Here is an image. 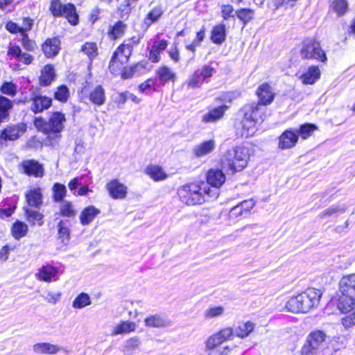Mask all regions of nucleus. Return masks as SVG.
<instances>
[{"mask_svg":"<svg viewBox=\"0 0 355 355\" xmlns=\"http://www.w3.org/2000/svg\"><path fill=\"white\" fill-rule=\"evenodd\" d=\"M177 193L180 200L188 205L202 204L205 201L206 196L213 198L218 197L216 190L211 189L204 182L201 184L194 182L184 184L178 188Z\"/></svg>","mask_w":355,"mask_h":355,"instance_id":"obj_4","label":"nucleus"},{"mask_svg":"<svg viewBox=\"0 0 355 355\" xmlns=\"http://www.w3.org/2000/svg\"><path fill=\"white\" fill-rule=\"evenodd\" d=\"M340 322L344 328L346 329L355 326V311L343 317Z\"/></svg>","mask_w":355,"mask_h":355,"instance_id":"obj_61","label":"nucleus"},{"mask_svg":"<svg viewBox=\"0 0 355 355\" xmlns=\"http://www.w3.org/2000/svg\"><path fill=\"white\" fill-rule=\"evenodd\" d=\"M234 336L233 329L225 327L210 336L205 342L206 355H227L230 348L227 346H221L227 340Z\"/></svg>","mask_w":355,"mask_h":355,"instance_id":"obj_7","label":"nucleus"},{"mask_svg":"<svg viewBox=\"0 0 355 355\" xmlns=\"http://www.w3.org/2000/svg\"><path fill=\"white\" fill-rule=\"evenodd\" d=\"M216 147V142L214 139L202 141L194 146L193 154L198 158L205 157L210 154Z\"/></svg>","mask_w":355,"mask_h":355,"instance_id":"obj_23","label":"nucleus"},{"mask_svg":"<svg viewBox=\"0 0 355 355\" xmlns=\"http://www.w3.org/2000/svg\"><path fill=\"white\" fill-rule=\"evenodd\" d=\"M159 82L162 84L168 81H174L176 78L175 73L167 66L160 67L156 71Z\"/></svg>","mask_w":355,"mask_h":355,"instance_id":"obj_36","label":"nucleus"},{"mask_svg":"<svg viewBox=\"0 0 355 355\" xmlns=\"http://www.w3.org/2000/svg\"><path fill=\"white\" fill-rule=\"evenodd\" d=\"M144 324L151 328H165L171 326V322L164 314H154L145 318Z\"/></svg>","mask_w":355,"mask_h":355,"instance_id":"obj_17","label":"nucleus"},{"mask_svg":"<svg viewBox=\"0 0 355 355\" xmlns=\"http://www.w3.org/2000/svg\"><path fill=\"white\" fill-rule=\"evenodd\" d=\"M24 211L29 223H31L33 225L37 224L38 225L43 224V215L41 213L26 207L24 208Z\"/></svg>","mask_w":355,"mask_h":355,"instance_id":"obj_46","label":"nucleus"},{"mask_svg":"<svg viewBox=\"0 0 355 355\" xmlns=\"http://www.w3.org/2000/svg\"><path fill=\"white\" fill-rule=\"evenodd\" d=\"M0 92L13 97L17 93V86L12 82H4L0 87Z\"/></svg>","mask_w":355,"mask_h":355,"instance_id":"obj_54","label":"nucleus"},{"mask_svg":"<svg viewBox=\"0 0 355 355\" xmlns=\"http://www.w3.org/2000/svg\"><path fill=\"white\" fill-rule=\"evenodd\" d=\"M125 62H122L119 57H115V55L113 54L109 64L110 72L113 74H118L123 68V65Z\"/></svg>","mask_w":355,"mask_h":355,"instance_id":"obj_48","label":"nucleus"},{"mask_svg":"<svg viewBox=\"0 0 355 355\" xmlns=\"http://www.w3.org/2000/svg\"><path fill=\"white\" fill-rule=\"evenodd\" d=\"M326 334L322 331H314L309 334L301 349V355H331Z\"/></svg>","mask_w":355,"mask_h":355,"instance_id":"obj_6","label":"nucleus"},{"mask_svg":"<svg viewBox=\"0 0 355 355\" xmlns=\"http://www.w3.org/2000/svg\"><path fill=\"white\" fill-rule=\"evenodd\" d=\"M205 37V27H202V28L196 33V37L193 39L191 43L187 44L185 46V49L191 51L192 53L191 59H194L195 53L196 51V48L200 46L202 42L204 40Z\"/></svg>","mask_w":355,"mask_h":355,"instance_id":"obj_38","label":"nucleus"},{"mask_svg":"<svg viewBox=\"0 0 355 355\" xmlns=\"http://www.w3.org/2000/svg\"><path fill=\"white\" fill-rule=\"evenodd\" d=\"M137 324L129 320H123L116 324L112 329L111 335L116 336L120 334H127L136 330Z\"/></svg>","mask_w":355,"mask_h":355,"instance_id":"obj_27","label":"nucleus"},{"mask_svg":"<svg viewBox=\"0 0 355 355\" xmlns=\"http://www.w3.org/2000/svg\"><path fill=\"white\" fill-rule=\"evenodd\" d=\"M106 188L113 199H124L128 193L127 187L118 180H113L108 182Z\"/></svg>","mask_w":355,"mask_h":355,"instance_id":"obj_16","label":"nucleus"},{"mask_svg":"<svg viewBox=\"0 0 355 355\" xmlns=\"http://www.w3.org/2000/svg\"><path fill=\"white\" fill-rule=\"evenodd\" d=\"M300 56L302 59L315 60L323 63L327 61L326 53L320 42L314 39L306 40L302 42Z\"/></svg>","mask_w":355,"mask_h":355,"instance_id":"obj_8","label":"nucleus"},{"mask_svg":"<svg viewBox=\"0 0 355 355\" xmlns=\"http://www.w3.org/2000/svg\"><path fill=\"white\" fill-rule=\"evenodd\" d=\"M348 8V3L346 0H334L331 4V9L338 16L344 15Z\"/></svg>","mask_w":355,"mask_h":355,"instance_id":"obj_53","label":"nucleus"},{"mask_svg":"<svg viewBox=\"0 0 355 355\" xmlns=\"http://www.w3.org/2000/svg\"><path fill=\"white\" fill-rule=\"evenodd\" d=\"M236 15L244 25L247 24L254 17V10L250 8H241L236 12Z\"/></svg>","mask_w":355,"mask_h":355,"instance_id":"obj_50","label":"nucleus"},{"mask_svg":"<svg viewBox=\"0 0 355 355\" xmlns=\"http://www.w3.org/2000/svg\"><path fill=\"white\" fill-rule=\"evenodd\" d=\"M21 168L24 173L41 178L44 175V169L38 162L33 159L25 160L21 163Z\"/></svg>","mask_w":355,"mask_h":355,"instance_id":"obj_20","label":"nucleus"},{"mask_svg":"<svg viewBox=\"0 0 355 355\" xmlns=\"http://www.w3.org/2000/svg\"><path fill=\"white\" fill-rule=\"evenodd\" d=\"M249 157L248 148L244 146H236L223 154L220 160L221 166L223 169L234 173L246 167Z\"/></svg>","mask_w":355,"mask_h":355,"instance_id":"obj_5","label":"nucleus"},{"mask_svg":"<svg viewBox=\"0 0 355 355\" xmlns=\"http://www.w3.org/2000/svg\"><path fill=\"white\" fill-rule=\"evenodd\" d=\"M60 214L67 218H73L76 215V210L72 202L63 201L60 205Z\"/></svg>","mask_w":355,"mask_h":355,"instance_id":"obj_44","label":"nucleus"},{"mask_svg":"<svg viewBox=\"0 0 355 355\" xmlns=\"http://www.w3.org/2000/svg\"><path fill=\"white\" fill-rule=\"evenodd\" d=\"M320 74L319 67L311 65L300 76V79L304 85H313L320 78Z\"/></svg>","mask_w":355,"mask_h":355,"instance_id":"obj_22","label":"nucleus"},{"mask_svg":"<svg viewBox=\"0 0 355 355\" xmlns=\"http://www.w3.org/2000/svg\"><path fill=\"white\" fill-rule=\"evenodd\" d=\"M27 232L28 226L23 222L17 221L12 225V236L17 239H19L20 238L24 236Z\"/></svg>","mask_w":355,"mask_h":355,"instance_id":"obj_47","label":"nucleus"},{"mask_svg":"<svg viewBox=\"0 0 355 355\" xmlns=\"http://www.w3.org/2000/svg\"><path fill=\"white\" fill-rule=\"evenodd\" d=\"M33 350L37 354L53 355L59 352L61 347L49 343H38L33 346Z\"/></svg>","mask_w":355,"mask_h":355,"instance_id":"obj_26","label":"nucleus"},{"mask_svg":"<svg viewBox=\"0 0 355 355\" xmlns=\"http://www.w3.org/2000/svg\"><path fill=\"white\" fill-rule=\"evenodd\" d=\"M89 101L96 106L103 105L106 101L105 92L101 85H96L89 94Z\"/></svg>","mask_w":355,"mask_h":355,"instance_id":"obj_25","label":"nucleus"},{"mask_svg":"<svg viewBox=\"0 0 355 355\" xmlns=\"http://www.w3.org/2000/svg\"><path fill=\"white\" fill-rule=\"evenodd\" d=\"M62 17H64L73 26L77 25L78 23V15L76 12V8L72 3L64 5Z\"/></svg>","mask_w":355,"mask_h":355,"instance_id":"obj_41","label":"nucleus"},{"mask_svg":"<svg viewBox=\"0 0 355 355\" xmlns=\"http://www.w3.org/2000/svg\"><path fill=\"white\" fill-rule=\"evenodd\" d=\"M65 121L66 118L64 114L55 112L51 114L48 121H44L42 118L35 119V125L46 135V142L51 146H55L60 141L61 132L64 129Z\"/></svg>","mask_w":355,"mask_h":355,"instance_id":"obj_3","label":"nucleus"},{"mask_svg":"<svg viewBox=\"0 0 355 355\" xmlns=\"http://www.w3.org/2000/svg\"><path fill=\"white\" fill-rule=\"evenodd\" d=\"M31 101V110L35 114L47 110L52 103L51 98L41 94H33Z\"/></svg>","mask_w":355,"mask_h":355,"instance_id":"obj_15","label":"nucleus"},{"mask_svg":"<svg viewBox=\"0 0 355 355\" xmlns=\"http://www.w3.org/2000/svg\"><path fill=\"white\" fill-rule=\"evenodd\" d=\"M256 94L259 98L257 102L259 105L266 107L274 101L275 92L272 87L268 83L261 84L257 89Z\"/></svg>","mask_w":355,"mask_h":355,"instance_id":"obj_12","label":"nucleus"},{"mask_svg":"<svg viewBox=\"0 0 355 355\" xmlns=\"http://www.w3.org/2000/svg\"><path fill=\"white\" fill-rule=\"evenodd\" d=\"M139 42V39L136 38L135 37L127 40L116 49L114 55H115V57H119L122 62H127L128 58L131 55L134 46L138 44Z\"/></svg>","mask_w":355,"mask_h":355,"instance_id":"obj_13","label":"nucleus"},{"mask_svg":"<svg viewBox=\"0 0 355 355\" xmlns=\"http://www.w3.org/2000/svg\"><path fill=\"white\" fill-rule=\"evenodd\" d=\"M254 205L255 202L252 199L242 201L231 209L228 214L229 218L236 220L241 217H246Z\"/></svg>","mask_w":355,"mask_h":355,"instance_id":"obj_11","label":"nucleus"},{"mask_svg":"<svg viewBox=\"0 0 355 355\" xmlns=\"http://www.w3.org/2000/svg\"><path fill=\"white\" fill-rule=\"evenodd\" d=\"M157 80L149 78L139 86V90L141 93H149L156 89Z\"/></svg>","mask_w":355,"mask_h":355,"instance_id":"obj_58","label":"nucleus"},{"mask_svg":"<svg viewBox=\"0 0 355 355\" xmlns=\"http://www.w3.org/2000/svg\"><path fill=\"white\" fill-rule=\"evenodd\" d=\"M12 107L13 103L11 100L3 96H0V123L8 119Z\"/></svg>","mask_w":355,"mask_h":355,"instance_id":"obj_35","label":"nucleus"},{"mask_svg":"<svg viewBox=\"0 0 355 355\" xmlns=\"http://www.w3.org/2000/svg\"><path fill=\"white\" fill-rule=\"evenodd\" d=\"M140 341L136 337L131 338L126 341L124 350L127 352H131L139 347Z\"/></svg>","mask_w":355,"mask_h":355,"instance_id":"obj_62","label":"nucleus"},{"mask_svg":"<svg viewBox=\"0 0 355 355\" xmlns=\"http://www.w3.org/2000/svg\"><path fill=\"white\" fill-rule=\"evenodd\" d=\"M338 299V309L343 313H347L355 308V297L353 293L339 292Z\"/></svg>","mask_w":355,"mask_h":355,"instance_id":"obj_14","label":"nucleus"},{"mask_svg":"<svg viewBox=\"0 0 355 355\" xmlns=\"http://www.w3.org/2000/svg\"><path fill=\"white\" fill-rule=\"evenodd\" d=\"M82 51L91 60L98 54L97 46L94 42H86L82 46Z\"/></svg>","mask_w":355,"mask_h":355,"instance_id":"obj_55","label":"nucleus"},{"mask_svg":"<svg viewBox=\"0 0 355 355\" xmlns=\"http://www.w3.org/2000/svg\"><path fill=\"white\" fill-rule=\"evenodd\" d=\"M92 303L89 295L85 293H81L73 300L72 306L74 309H83Z\"/></svg>","mask_w":355,"mask_h":355,"instance_id":"obj_45","label":"nucleus"},{"mask_svg":"<svg viewBox=\"0 0 355 355\" xmlns=\"http://www.w3.org/2000/svg\"><path fill=\"white\" fill-rule=\"evenodd\" d=\"M60 45V42L58 38H49L43 44L42 50L46 57L52 58L58 53Z\"/></svg>","mask_w":355,"mask_h":355,"instance_id":"obj_28","label":"nucleus"},{"mask_svg":"<svg viewBox=\"0 0 355 355\" xmlns=\"http://www.w3.org/2000/svg\"><path fill=\"white\" fill-rule=\"evenodd\" d=\"M346 210L345 206L340 205H332L324 211H322L320 216V218H325L326 216H330L332 215H337L345 212Z\"/></svg>","mask_w":355,"mask_h":355,"instance_id":"obj_57","label":"nucleus"},{"mask_svg":"<svg viewBox=\"0 0 355 355\" xmlns=\"http://www.w3.org/2000/svg\"><path fill=\"white\" fill-rule=\"evenodd\" d=\"M53 199L55 202H60L66 196L67 188L60 183H55L53 187Z\"/></svg>","mask_w":355,"mask_h":355,"instance_id":"obj_49","label":"nucleus"},{"mask_svg":"<svg viewBox=\"0 0 355 355\" xmlns=\"http://www.w3.org/2000/svg\"><path fill=\"white\" fill-rule=\"evenodd\" d=\"M298 140V135L293 130H285L279 137V148L289 149L295 146Z\"/></svg>","mask_w":355,"mask_h":355,"instance_id":"obj_18","label":"nucleus"},{"mask_svg":"<svg viewBox=\"0 0 355 355\" xmlns=\"http://www.w3.org/2000/svg\"><path fill=\"white\" fill-rule=\"evenodd\" d=\"M346 338L344 336H335L329 341H328L329 349H331V355L346 345Z\"/></svg>","mask_w":355,"mask_h":355,"instance_id":"obj_43","label":"nucleus"},{"mask_svg":"<svg viewBox=\"0 0 355 355\" xmlns=\"http://www.w3.org/2000/svg\"><path fill=\"white\" fill-rule=\"evenodd\" d=\"M21 44L23 47L27 51H33L35 50L36 47V44L34 41L30 40L28 37L27 34H21Z\"/></svg>","mask_w":355,"mask_h":355,"instance_id":"obj_64","label":"nucleus"},{"mask_svg":"<svg viewBox=\"0 0 355 355\" xmlns=\"http://www.w3.org/2000/svg\"><path fill=\"white\" fill-rule=\"evenodd\" d=\"M225 181V176L223 171L219 169H210L207 175V186H211V189H216L218 191V189L223 184ZM218 194V192H217Z\"/></svg>","mask_w":355,"mask_h":355,"instance_id":"obj_19","label":"nucleus"},{"mask_svg":"<svg viewBox=\"0 0 355 355\" xmlns=\"http://www.w3.org/2000/svg\"><path fill=\"white\" fill-rule=\"evenodd\" d=\"M322 291L315 288H308L304 291L291 297L286 304V309L292 313H306L320 304Z\"/></svg>","mask_w":355,"mask_h":355,"instance_id":"obj_2","label":"nucleus"},{"mask_svg":"<svg viewBox=\"0 0 355 355\" xmlns=\"http://www.w3.org/2000/svg\"><path fill=\"white\" fill-rule=\"evenodd\" d=\"M26 130V125L19 123L8 125L3 130L0 131V145H3L7 141H13L21 137Z\"/></svg>","mask_w":355,"mask_h":355,"instance_id":"obj_10","label":"nucleus"},{"mask_svg":"<svg viewBox=\"0 0 355 355\" xmlns=\"http://www.w3.org/2000/svg\"><path fill=\"white\" fill-rule=\"evenodd\" d=\"M145 173L155 182L163 181L168 178L164 169L155 164H150L145 169Z\"/></svg>","mask_w":355,"mask_h":355,"instance_id":"obj_29","label":"nucleus"},{"mask_svg":"<svg viewBox=\"0 0 355 355\" xmlns=\"http://www.w3.org/2000/svg\"><path fill=\"white\" fill-rule=\"evenodd\" d=\"M298 0H272V4L275 9L284 7L286 9L295 6Z\"/></svg>","mask_w":355,"mask_h":355,"instance_id":"obj_60","label":"nucleus"},{"mask_svg":"<svg viewBox=\"0 0 355 355\" xmlns=\"http://www.w3.org/2000/svg\"><path fill=\"white\" fill-rule=\"evenodd\" d=\"M38 279L40 281L51 282L58 280V270L54 266L46 265L42 266L36 274Z\"/></svg>","mask_w":355,"mask_h":355,"instance_id":"obj_24","label":"nucleus"},{"mask_svg":"<svg viewBox=\"0 0 355 355\" xmlns=\"http://www.w3.org/2000/svg\"><path fill=\"white\" fill-rule=\"evenodd\" d=\"M61 295L62 294L60 292L53 293L47 291L42 297L47 302L55 304L60 300Z\"/></svg>","mask_w":355,"mask_h":355,"instance_id":"obj_63","label":"nucleus"},{"mask_svg":"<svg viewBox=\"0 0 355 355\" xmlns=\"http://www.w3.org/2000/svg\"><path fill=\"white\" fill-rule=\"evenodd\" d=\"M26 200L31 207L38 208L42 204V193L41 189L34 188L26 193Z\"/></svg>","mask_w":355,"mask_h":355,"instance_id":"obj_32","label":"nucleus"},{"mask_svg":"<svg viewBox=\"0 0 355 355\" xmlns=\"http://www.w3.org/2000/svg\"><path fill=\"white\" fill-rule=\"evenodd\" d=\"M126 25L121 21H118L108 31L109 36L114 39L121 37L126 30Z\"/></svg>","mask_w":355,"mask_h":355,"instance_id":"obj_42","label":"nucleus"},{"mask_svg":"<svg viewBox=\"0 0 355 355\" xmlns=\"http://www.w3.org/2000/svg\"><path fill=\"white\" fill-rule=\"evenodd\" d=\"M229 106L223 105L210 110L202 117V121L205 123H214L221 119L225 112L228 110Z\"/></svg>","mask_w":355,"mask_h":355,"instance_id":"obj_21","label":"nucleus"},{"mask_svg":"<svg viewBox=\"0 0 355 355\" xmlns=\"http://www.w3.org/2000/svg\"><path fill=\"white\" fill-rule=\"evenodd\" d=\"M55 77L54 69L52 65H46L41 71L40 77V85H49Z\"/></svg>","mask_w":355,"mask_h":355,"instance_id":"obj_39","label":"nucleus"},{"mask_svg":"<svg viewBox=\"0 0 355 355\" xmlns=\"http://www.w3.org/2000/svg\"><path fill=\"white\" fill-rule=\"evenodd\" d=\"M225 308L223 306H215L209 307L205 312V319H212L223 315Z\"/></svg>","mask_w":355,"mask_h":355,"instance_id":"obj_51","label":"nucleus"},{"mask_svg":"<svg viewBox=\"0 0 355 355\" xmlns=\"http://www.w3.org/2000/svg\"><path fill=\"white\" fill-rule=\"evenodd\" d=\"M339 292L355 294V273L343 276L339 282Z\"/></svg>","mask_w":355,"mask_h":355,"instance_id":"obj_31","label":"nucleus"},{"mask_svg":"<svg viewBox=\"0 0 355 355\" xmlns=\"http://www.w3.org/2000/svg\"><path fill=\"white\" fill-rule=\"evenodd\" d=\"M215 73L216 70L212 67L203 65L195 71L188 78L187 81V87L191 89L198 88L204 82H208Z\"/></svg>","mask_w":355,"mask_h":355,"instance_id":"obj_9","label":"nucleus"},{"mask_svg":"<svg viewBox=\"0 0 355 355\" xmlns=\"http://www.w3.org/2000/svg\"><path fill=\"white\" fill-rule=\"evenodd\" d=\"M69 226L70 223L68 220H60L57 225L58 239H60L61 242L64 244H67L69 241Z\"/></svg>","mask_w":355,"mask_h":355,"instance_id":"obj_34","label":"nucleus"},{"mask_svg":"<svg viewBox=\"0 0 355 355\" xmlns=\"http://www.w3.org/2000/svg\"><path fill=\"white\" fill-rule=\"evenodd\" d=\"M315 129V127L313 125L304 124L299 130H296L295 132L298 135V137L300 136L302 139H305L311 135Z\"/></svg>","mask_w":355,"mask_h":355,"instance_id":"obj_59","label":"nucleus"},{"mask_svg":"<svg viewBox=\"0 0 355 355\" xmlns=\"http://www.w3.org/2000/svg\"><path fill=\"white\" fill-rule=\"evenodd\" d=\"M254 328V324L250 321L241 323L233 329L234 335L241 338H245L253 331Z\"/></svg>","mask_w":355,"mask_h":355,"instance_id":"obj_40","label":"nucleus"},{"mask_svg":"<svg viewBox=\"0 0 355 355\" xmlns=\"http://www.w3.org/2000/svg\"><path fill=\"white\" fill-rule=\"evenodd\" d=\"M225 37L226 30L224 24H218L213 28L211 33V40L214 43L220 44L225 40Z\"/></svg>","mask_w":355,"mask_h":355,"instance_id":"obj_37","label":"nucleus"},{"mask_svg":"<svg viewBox=\"0 0 355 355\" xmlns=\"http://www.w3.org/2000/svg\"><path fill=\"white\" fill-rule=\"evenodd\" d=\"M69 97V91L67 86L61 85L57 88L56 92L54 94L55 99L60 102H67Z\"/></svg>","mask_w":355,"mask_h":355,"instance_id":"obj_56","label":"nucleus"},{"mask_svg":"<svg viewBox=\"0 0 355 355\" xmlns=\"http://www.w3.org/2000/svg\"><path fill=\"white\" fill-rule=\"evenodd\" d=\"M243 119L241 121V130L237 134L241 137H249L254 135L266 117L270 115L268 109L257 103L245 105L241 110Z\"/></svg>","mask_w":355,"mask_h":355,"instance_id":"obj_1","label":"nucleus"},{"mask_svg":"<svg viewBox=\"0 0 355 355\" xmlns=\"http://www.w3.org/2000/svg\"><path fill=\"white\" fill-rule=\"evenodd\" d=\"M101 213L100 209L94 206L85 207L80 215V221L83 225H88Z\"/></svg>","mask_w":355,"mask_h":355,"instance_id":"obj_30","label":"nucleus"},{"mask_svg":"<svg viewBox=\"0 0 355 355\" xmlns=\"http://www.w3.org/2000/svg\"><path fill=\"white\" fill-rule=\"evenodd\" d=\"M49 10L55 17H62L64 10V5H62L60 0H51Z\"/></svg>","mask_w":355,"mask_h":355,"instance_id":"obj_52","label":"nucleus"},{"mask_svg":"<svg viewBox=\"0 0 355 355\" xmlns=\"http://www.w3.org/2000/svg\"><path fill=\"white\" fill-rule=\"evenodd\" d=\"M164 10L162 6H157L151 9L144 19V25L148 28L153 23L157 22L162 16Z\"/></svg>","mask_w":355,"mask_h":355,"instance_id":"obj_33","label":"nucleus"}]
</instances>
